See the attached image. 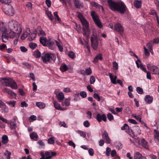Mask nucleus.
<instances>
[{
  "label": "nucleus",
  "mask_w": 159,
  "mask_h": 159,
  "mask_svg": "<svg viewBox=\"0 0 159 159\" xmlns=\"http://www.w3.org/2000/svg\"><path fill=\"white\" fill-rule=\"evenodd\" d=\"M107 2L110 9L113 11H117L121 14L126 11L127 8L123 2H115L112 0H108Z\"/></svg>",
  "instance_id": "nucleus-1"
},
{
  "label": "nucleus",
  "mask_w": 159,
  "mask_h": 159,
  "mask_svg": "<svg viewBox=\"0 0 159 159\" xmlns=\"http://www.w3.org/2000/svg\"><path fill=\"white\" fill-rule=\"evenodd\" d=\"M8 27L10 31H17L19 34H20L22 31V28L20 24L15 20H12L9 21L8 23Z\"/></svg>",
  "instance_id": "nucleus-2"
},
{
  "label": "nucleus",
  "mask_w": 159,
  "mask_h": 159,
  "mask_svg": "<svg viewBox=\"0 0 159 159\" xmlns=\"http://www.w3.org/2000/svg\"><path fill=\"white\" fill-rule=\"evenodd\" d=\"M41 58L43 62L45 63H53L56 60V56L54 54L46 53L41 57Z\"/></svg>",
  "instance_id": "nucleus-3"
},
{
  "label": "nucleus",
  "mask_w": 159,
  "mask_h": 159,
  "mask_svg": "<svg viewBox=\"0 0 159 159\" xmlns=\"http://www.w3.org/2000/svg\"><path fill=\"white\" fill-rule=\"evenodd\" d=\"M2 80L4 81L3 82V84L6 86L10 87L13 89H17L18 88L16 83L12 79L3 78H2Z\"/></svg>",
  "instance_id": "nucleus-4"
},
{
  "label": "nucleus",
  "mask_w": 159,
  "mask_h": 159,
  "mask_svg": "<svg viewBox=\"0 0 159 159\" xmlns=\"http://www.w3.org/2000/svg\"><path fill=\"white\" fill-rule=\"evenodd\" d=\"M81 22L83 27L82 30L83 34L84 36L88 38L90 34V30L89 28V23L85 19H83L81 20Z\"/></svg>",
  "instance_id": "nucleus-5"
},
{
  "label": "nucleus",
  "mask_w": 159,
  "mask_h": 159,
  "mask_svg": "<svg viewBox=\"0 0 159 159\" xmlns=\"http://www.w3.org/2000/svg\"><path fill=\"white\" fill-rule=\"evenodd\" d=\"M91 15L92 19L95 24L99 28H102V25L98 16L96 12L94 11H92L90 12Z\"/></svg>",
  "instance_id": "nucleus-6"
},
{
  "label": "nucleus",
  "mask_w": 159,
  "mask_h": 159,
  "mask_svg": "<svg viewBox=\"0 0 159 159\" xmlns=\"http://www.w3.org/2000/svg\"><path fill=\"white\" fill-rule=\"evenodd\" d=\"M4 13L7 15L12 16L14 14V9L12 6L8 5L3 9Z\"/></svg>",
  "instance_id": "nucleus-7"
},
{
  "label": "nucleus",
  "mask_w": 159,
  "mask_h": 159,
  "mask_svg": "<svg viewBox=\"0 0 159 159\" xmlns=\"http://www.w3.org/2000/svg\"><path fill=\"white\" fill-rule=\"evenodd\" d=\"M147 67L148 70L152 71V74L157 75L159 74V69L156 66L148 64H147Z\"/></svg>",
  "instance_id": "nucleus-8"
},
{
  "label": "nucleus",
  "mask_w": 159,
  "mask_h": 159,
  "mask_svg": "<svg viewBox=\"0 0 159 159\" xmlns=\"http://www.w3.org/2000/svg\"><path fill=\"white\" fill-rule=\"evenodd\" d=\"M115 30L120 33L122 35L124 32V28L119 23H117L114 25Z\"/></svg>",
  "instance_id": "nucleus-9"
},
{
  "label": "nucleus",
  "mask_w": 159,
  "mask_h": 159,
  "mask_svg": "<svg viewBox=\"0 0 159 159\" xmlns=\"http://www.w3.org/2000/svg\"><path fill=\"white\" fill-rule=\"evenodd\" d=\"M98 123H100L102 120L106 122L107 120V116L105 114L101 115L99 113L97 114L95 118Z\"/></svg>",
  "instance_id": "nucleus-10"
},
{
  "label": "nucleus",
  "mask_w": 159,
  "mask_h": 159,
  "mask_svg": "<svg viewBox=\"0 0 159 159\" xmlns=\"http://www.w3.org/2000/svg\"><path fill=\"white\" fill-rule=\"evenodd\" d=\"M55 45V41L51 39H48L46 43V46L50 49L53 50L54 49Z\"/></svg>",
  "instance_id": "nucleus-11"
},
{
  "label": "nucleus",
  "mask_w": 159,
  "mask_h": 159,
  "mask_svg": "<svg viewBox=\"0 0 159 159\" xmlns=\"http://www.w3.org/2000/svg\"><path fill=\"white\" fill-rule=\"evenodd\" d=\"M121 129L122 130L126 129L127 130L126 131V132L128 133L129 134H130L131 136L132 135L131 134V132L132 133V134H133L134 135H135L134 134V132L131 129H130L128 125L126 124H124V125L121 127Z\"/></svg>",
  "instance_id": "nucleus-12"
},
{
  "label": "nucleus",
  "mask_w": 159,
  "mask_h": 159,
  "mask_svg": "<svg viewBox=\"0 0 159 159\" xmlns=\"http://www.w3.org/2000/svg\"><path fill=\"white\" fill-rule=\"evenodd\" d=\"M91 42L92 44V46L93 49L94 50L97 49L98 47V42L97 39L93 37H91Z\"/></svg>",
  "instance_id": "nucleus-13"
},
{
  "label": "nucleus",
  "mask_w": 159,
  "mask_h": 159,
  "mask_svg": "<svg viewBox=\"0 0 159 159\" xmlns=\"http://www.w3.org/2000/svg\"><path fill=\"white\" fill-rule=\"evenodd\" d=\"M73 2L76 8L80 9L84 7L83 3L80 0H73Z\"/></svg>",
  "instance_id": "nucleus-14"
},
{
  "label": "nucleus",
  "mask_w": 159,
  "mask_h": 159,
  "mask_svg": "<svg viewBox=\"0 0 159 159\" xmlns=\"http://www.w3.org/2000/svg\"><path fill=\"white\" fill-rule=\"evenodd\" d=\"M4 92L7 93L11 97L14 98H16V94L12 90L7 88H5L3 89Z\"/></svg>",
  "instance_id": "nucleus-15"
},
{
  "label": "nucleus",
  "mask_w": 159,
  "mask_h": 159,
  "mask_svg": "<svg viewBox=\"0 0 159 159\" xmlns=\"http://www.w3.org/2000/svg\"><path fill=\"white\" fill-rule=\"evenodd\" d=\"M9 35L8 34V32L7 31L3 32L2 34V42L6 43L9 39Z\"/></svg>",
  "instance_id": "nucleus-16"
},
{
  "label": "nucleus",
  "mask_w": 159,
  "mask_h": 159,
  "mask_svg": "<svg viewBox=\"0 0 159 159\" xmlns=\"http://www.w3.org/2000/svg\"><path fill=\"white\" fill-rule=\"evenodd\" d=\"M102 137L104 140L106 141V143L109 144L111 142V140L109 138L108 134L106 131H104L102 134Z\"/></svg>",
  "instance_id": "nucleus-17"
},
{
  "label": "nucleus",
  "mask_w": 159,
  "mask_h": 159,
  "mask_svg": "<svg viewBox=\"0 0 159 159\" xmlns=\"http://www.w3.org/2000/svg\"><path fill=\"white\" fill-rule=\"evenodd\" d=\"M102 55L101 53H98L94 57L93 62L94 63H96L98 62V60H102Z\"/></svg>",
  "instance_id": "nucleus-18"
},
{
  "label": "nucleus",
  "mask_w": 159,
  "mask_h": 159,
  "mask_svg": "<svg viewBox=\"0 0 159 159\" xmlns=\"http://www.w3.org/2000/svg\"><path fill=\"white\" fill-rule=\"evenodd\" d=\"M153 97L149 95H147L145 97L144 100L145 102L147 104H150L153 101Z\"/></svg>",
  "instance_id": "nucleus-19"
},
{
  "label": "nucleus",
  "mask_w": 159,
  "mask_h": 159,
  "mask_svg": "<svg viewBox=\"0 0 159 159\" xmlns=\"http://www.w3.org/2000/svg\"><path fill=\"white\" fill-rule=\"evenodd\" d=\"M141 143L143 147L146 149H148V143L144 139L142 138L141 139Z\"/></svg>",
  "instance_id": "nucleus-20"
},
{
  "label": "nucleus",
  "mask_w": 159,
  "mask_h": 159,
  "mask_svg": "<svg viewBox=\"0 0 159 159\" xmlns=\"http://www.w3.org/2000/svg\"><path fill=\"white\" fill-rule=\"evenodd\" d=\"M30 30L28 28L26 29V30L25 32L22 34L21 37V39L22 40L25 39L27 37H28L29 35L30 34Z\"/></svg>",
  "instance_id": "nucleus-21"
},
{
  "label": "nucleus",
  "mask_w": 159,
  "mask_h": 159,
  "mask_svg": "<svg viewBox=\"0 0 159 159\" xmlns=\"http://www.w3.org/2000/svg\"><path fill=\"white\" fill-rule=\"evenodd\" d=\"M134 5L137 8H140L142 6V2L140 1L135 0L134 2Z\"/></svg>",
  "instance_id": "nucleus-22"
},
{
  "label": "nucleus",
  "mask_w": 159,
  "mask_h": 159,
  "mask_svg": "<svg viewBox=\"0 0 159 159\" xmlns=\"http://www.w3.org/2000/svg\"><path fill=\"white\" fill-rule=\"evenodd\" d=\"M47 40L46 38L44 37H40L39 39L40 43L44 46H46Z\"/></svg>",
  "instance_id": "nucleus-23"
},
{
  "label": "nucleus",
  "mask_w": 159,
  "mask_h": 159,
  "mask_svg": "<svg viewBox=\"0 0 159 159\" xmlns=\"http://www.w3.org/2000/svg\"><path fill=\"white\" fill-rule=\"evenodd\" d=\"M18 31H17V32ZM20 34H19L17 31H11L9 33L8 32V34L9 35V37H10V38H13L16 35V34L19 35Z\"/></svg>",
  "instance_id": "nucleus-24"
},
{
  "label": "nucleus",
  "mask_w": 159,
  "mask_h": 159,
  "mask_svg": "<svg viewBox=\"0 0 159 159\" xmlns=\"http://www.w3.org/2000/svg\"><path fill=\"white\" fill-rule=\"evenodd\" d=\"M30 138L36 141L38 138L37 134L35 132H33L30 134Z\"/></svg>",
  "instance_id": "nucleus-25"
},
{
  "label": "nucleus",
  "mask_w": 159,
  "mask_h": 159,
  "mask_svg": "<svg viewBox=\"0 0 159 159\" xmlns=\"http://www.w3.org/2000/svg\"><path fill=\"white\" fill-rule=\"evenodd\" d=\"M60 69L62 72H64L67 70L68 69V68L67 66L65 64H62L60 66Z\"/></svg>",
  "instance_id": "nucleus-26"
},
{
  "label": "nucleus",
  "mask_w": 159,
  "mask_h": 159,
  "mask_svg": "<svg viewBox=\"0 0 159 159\" xmlns=\"http://www.w3.org/2000/svg\"><path fill=\"white\" fill-rule=\"evenodd\" d=\"M110 75V78L111 80V82L114 84H116L117 83L116 82V80L117 79V77L116 76H114L113 77V76L112 75V74L111 73H109Z\"/></svg>",
  "instance_id": "nucleus-27"
},
{
  "label": "nucleus",
  "mask_w": 159,
  "mask_h": 159,
  "mask_svg": "<svg viewBox=\"0 0 159 159\" xmlns=\"http://www.w3.org/2000/svg\"><path fill=\"white\" fill-rule=\"evenodd\" d=\"M143 157V156H142V154L139 152H136L134 153V159H140Z\"/></svg>",
  "instance_id": "nucleus-28"
},
{
  "label": "nucleus",
  "mask_w": 159,
  "mask_h": 159,
  "mask_svg": "<svg viewBox=\"0 0 159 159\" xmlns=\"http://www.w3.org/2000/svg\"><path fill=\"white\" fill-rule=\"evenodd\" d=\"M8 141V137L6 135H3L2 138V142L3 144L7 143Z\"/></svg>",
  "instance_id": "nucleus-29"
},
{
  "label": "nucleus",
  "mask_w": 159,
  "mask_h": 159,
  "mask_svg": "<svg viewBox=\"0 0 159 159\" xmlns=\"http://www.w3.org/2000/svg\"><path fill=\"white\" fill-rule=\"evenodd\" d=\"M16 101H10L7 102L6 103L11 107H14L16 104Z\"/></svg>",
  "instance_id": "nucleus-30"
},
{
  "label": "nucleus",
  "mask_w": 159,
  "mask_h": 159,
  "mask_svg": "<svg viewBox=\"0 0 159 159\" xmlns=\"http://www.w3.org/2000/svg\"><path fill=\"white\" fill-rule=\"evenodd\" d=\"M36 104L38 107L41 109L44 108L45 107V104L42 102H37Z\"/></svg>",
  "instance_id": "nucleus-31"
},
{
  "label": "nucleus",
  "mask_w": 159,
  "mask_h": 159,
  "mask_svg": "<svg viewBox=\"0 0 159 159\" xmlns=\"http://www.w3.org/2000/svg\"><path fill=\"white\" fill-rule=\"evenodd\" d=\"M37 36V33L36 31L34 33L31 34L29 36V39L31 41L33 40Z\"/></svg>",
  "instance_id": "nucleus-32"
},
{
  "label": "nucleus",
  "mask_w": 159,
  "mask_h": 159,
  "mask_svg": "<svg viewBox=\"0 0 159 159\" xmlns=\"http://www.w3.org/2000/svg\"><path fill=\"white\" fill-rule=\"evenodd\" d=\"M58 99L59 100V102H61V100L64 98V95L61 92L59 93L58 95L56 94Z\"/></svg>",
  "instance_id": "nucleus-33"
},
{
  "label": "nucleus",
  "mask_w": 159,
  "mask_h": 159,
  "mask_svg": "<svg viewBox=\"0 0 159 159\" xmlns=\"http://www.w3.org/2000/svg\"><path fill=\"white\" fill-rule=\"evenodd\" d=\"M9 123L8 124L10 125L11 129H15L16 127V123L15 122L12 121H9Z\"/></svg>",
  "instance_id": "nucleus-34"
},
{
  "label": "nucleus",
  "mask_w": 159,
  "mask_h": 159,
  "mask_svg": "<svg viewBox=\"0 0 159 159\" xmlns=\"http://www.w3.org/2000/svg\"><path fill=\"white\" fill-rule=\"evenodd\" d=\"M44 155L45 159H51L52 158L51 153L48 152H46Z\"/></svg>",
  "instance_id": "nucleus-35"
},
{
  "label": "nucleus",
  "mask_w": 159,
  "mask_h": 159,
  "mask_svg": "<svg viewBox=\"0 0 159 159\" xmlns=\"http://www.w3.org/2000/svg\"><path fill=\"white\" fill-rule=\"evenodd\" d=\"M34 54L37 58H39L41 57V53L38 50H37L34 52Z\"/></svg>",
  "instance_id": "nucleus-36"
},
{
  "label": "nucleus",
  "mask_w": 159,
  "mask_h": 159,
  "mask_svg": "<svg viewBox=\"0 0 159 159\" xmlns=\"http://www.w3.org/2000/svg\"><path fill=\"white\" fill-rule=\"evenodd\" d=\"M53 104L54 107L56 109L59 110L61 109V106L56 101H54Z\"/></svg>",
  "instance_id": "nucleus-37"
},
{
  "label": "nucleus",
  "mask_w": 159,
  "mask_h": 159,
  "mask_svg": "<svg viewBox=\"0 0 159 159\" xmlns=\"http://www.w3.org/2000/svg\"><path fill=\"white\" fill-rule=\"evenodd\" d=\"M134 134H135V135H134L133 134L132 135L133 136H137V135L141 133V130L139 129V128L138 127H136L135 129V131H134Z\"/></svg>",
  "instance_id": "nucleus-38"
},
{
  "label": "nucleus",
  "mask_w": 159,
  "mask_h": 159,
  "mask_svg": "<svg viewBox=\"0 0 159 159\" xmlns=\"http://www.w3.org/2000/svg\"><path fill=\"white\" fill-rule=\"evenodd\" d=\"M136 91L139 94H142L143 93V90L141 87H138L136 88Z\"/></svg>",
  "instance_id": "nucleus-39"
},
{
  "label": "nucleus",
  "mask_w": 159,
  "mask_h": 159,
  "mask_svg": "<svg viewBox=\"0 0 159 159\" xmlns=\"http://www.w3.org/2000/svg\"><path fill=\"white\" fill-rule=\"evenodd\" d=\"M85 71L86 75H90L92 73V70L90 67L86 69L85 70Z\"/></svg>",
  "instance_id": "nucleus-40"
},
{
  "label": "nucleus",
  "mask_w": 159,
  "mask_h": 159,
  "mask_svg": "<svg viewBox=\"0 0 159 159\" xmlns=\"http://www.w3.org/2000/svg\"><path fill=\"white\" fill-rule=\"evenodd\" d=\"M78 133L80 134V136L83 137L84 138L86 136V134L85 132L81 131L80 130L77 131Z\"/></svg>",
  "instance_id": "nucleus-41"
},
{
  "label": "nucleus",
  "mask_w": 159,
  "mask_h": 159,
  "mask_svg": "<svg viewBox=\"0 0 159 159\" xmlns=\"http://www.w3.org/2000/svg\"><path fill=\"white\" fill-rule=\"evenodd\" d=\"M37 46V44L34 43H31L29 44V47L33 49H34Z\"/></svg>",
  "instance_id": "nucleus-42"
},
{
  "label": "nucleus",
  "mask_w": 159,
  "mask_h": 159,
  "mask_svg": "<svg viewBox=\"0 0 159 159\" xmlns=\"http://www.w3.org/2000/svg\"><path fill=\"white\" fill-rule=\"evenodd\" d=\"M46 14L50 18V20H52L54 18L51 12L48 11L46 12Z\"/></svg>",
  "instance_id": "nucleus-43"
},
{
  "label": "nucleus",
  "mask_w": 159,
  "mask_h": 159,
  "mask_svg": "<svg viewBox=\"0 0 159 159\" xmlns=\"http://www.w3.org/2000/svg\"><path fill=\"white\" fill-rule=\"evenodd\" d=\"M107 117L109 121H111L114 119L113 116L111 113H108L107 115Z\"/></svg>",
  "instance_id": "nucleus-44"
},
{
  "label": "nucleus",
  "mask_w": 159,
  "mask_h": 159,
  "mask_svg": "<svg viewBox=\"0 0 159 159\" xmlns=\"http://www.w3.org/2000/svg\"><path fill=\"white\" fill-rule=\"evenodd\" d=\"M48 143L49 144H53L54 143V137H51L49 138L48 140Z\"/></svg>",
  "instance_id": "nucleus-45"
},
{
  "label": "nucleus",
  "mask_w": 159,
  "mask_h": 159,
  "mask_svg": "<svg viewBox=\"0 0 159 159\" xmlns=\"http://www.w3.org/2000/svg\"><path fill=\"white\" fill-rule=\"evenodd\" d=\"M93 97L98 101L101 100V98L99 96L97 93H95L93 95Z\"/></svg>",
  "instance_id": "nucleus-46"
},
{
  "label": "nucleus",
  "mask_w": 159,
  "mask_h": 159,
  "mask_svg": "<svg viewBox=\"0 0 159 159\" xmlns=\"http://www.w3.org/2000/svg\"><path fill=\"white\" fill-rule=\"evenodd\" d=\"M151 42L155 44L159 43V37L155 38L152 40H151Z\"/></svg>",
  "instance_id": "nucleus-47"
},
{
  "label": "nucleus",
  "mask_w": 159,
  "mask_h": 159,
  "mask_svg": "<svg viewBox=\"0 0 159 159\" xmlns=\"http://www.w3.org/2000/svg\"><path fill=\"white\" fill-rule=\"evenodd\" d=\"M68 56L71 58H74L75 57V53L72 51H70L68 53Z\"/></svg>",
  "instance_id": "nucleus-48"
},
{
  "label": "nucleus",
  "mask_w": 159,
  "mask_h": 159,
  "mask_svg": "<svg viewBox=\"0 0 159 159\" xmlns=\"http://www.w3.org/2000/svg\"><path fill=\"white\" fill-rule=\"evenodd\" d=\"M70 98H68L67 99H66L65 100L64 102L65 104V106L66 107H68L70 105Z\"/></svg>",
  "instance_id": "nucleus-49"
},
{
  "label": "nucleus",
  "mask_w": 159,
  "mask_h": 159,
  "mask_svg": "<svg viewBox=\"0 0 159 159\" xmlns=\"http://www.w3.org/2000/svg\"><path fill=\"white\" fill-rule=\"evenodd\" d=\"M0 2L2 3L8 4L11 2V0H0Z\"/></svg>",
  "instance_id": "nucleus-50"
},
{
  "label": "nucleus",
  "mask_w": 159,
  "mask_h": 159,
  "mask_svg": "<svg viewBox=\"0 0 159 159\" xmlns=\"http://www.w3.org/2000/svg\"><path fill=\"white\" fill-rule=\"evenodd\" d=\"M111 151V148L108 147H107L106 148V155L107 156H109V155H110V152Z\"/></svg>",
  "instance_id": "nucleus-51"
},
{
  "label": "nucleus",
  "mask_w": 159,
  "mask_h": 159,
  "mask_svg": "<svg viewBox=\"0 0 159 159\" xmlns=\"http://www.w3.org/2000/svg\"><path fill=\"white\" fill-rule=\"evenodd\" d=\"M0 120L2 122L5 123L7 124H9V122L6 119L4 118L2 116H0Z\"/></svg>",
  "instance_id": "nucleus-52"
},
{
  "label": "nucleus",
  "mask_w": 159,
  "mask_h": 159,
  "mask_svg": "<svg viewBox=\"0 0 159 159\" xmlns=\"http://www.w3.org/2000/svg\"><path fill=\"white\" fill-rule=\"evenodd\" d=\"M5 155L7 156V159H10L11 153L8 151L7 150L6 153H5Z\"/></svg>",
  "instance_id": "nucleus-53"
},
{
  "label": "nucleus",
  "mask_w": 159,
  "mask_h": 159,
  "mask_svg": "<svg viewBox=\"0 0 159 159\" xmlns=\"http://www.w3.org/2000/svg\"><path fill=\"white\" fill-rule=\"evenodd\" d=\"M1 108H2V110L3 111L5 112H8L7 107L5 104V105L3 106Z\"/></svg>",
  "instance_id": "nucleus-54"
},
{
  "label": "nucleus",
  "mask_w": 159,
  "mask_h": 159,
  "mask_svg": "<svg viewBox=\"0 0 159 159\" xmlns=\"http://www.w3.org/2000/svg\"><path fill=\"white\" fill-rule=\"evenodd\" d=\"M144 49L145 51V55L147 57H149L150 54L149 52L148 51V49L145 48V46H144Z\"/></svg>",
  "instance_id": "nucleus-55"
},
{
  "label": "nucleus",
  "mask_w": 159,
  "mask_h": 159,
  "mask_svg": "<svg viewBox=\"0 0 159 159\" xmlns=\"http://www.w3.org/2000/svg\"><path fill=\"white\" fill-rule=\"evenodd\" d=\"M95 79L94 76H91L90 79V82L91 84H93L95 82Z\"/></svg>",
  "instance_id": "nucleus-56"
},
{
  "label": "nucleus",
  "mask_w": 159,
  "mask_h": 159,
  "mask_svg": "<svg viewBox=\"0 0 159 159\" xmlns=\"http://www.w3.org/2000/svg\"><path fill=\"white\" fill-rule=\"evenodd\" d=\"M80 95L83 98H85L87 97V94L84 91H82L80 92Z\"/></svg>",
  "instance_id": "nucleus-57"
},
{
  "label": "nucleus",
  "mask_w": 159,
  "mask_h": 159,
  "mask_svg": "<svg viewBox=\"0 0 159 159\" xmlns=\"http://www.w3.org/2000/svg\"><path fill=\"white\" fill-rule=\"evenodd\" d=\"M150 14L152 15H155L156 17L157 16V14L156 11L154 10H151L150 12Z\"/></svg>",
  "instance_id": "nucleus-58"
},
{
  "label": "nucleus",
  "mask_w": 159,
  "mask_h": 159,
  "mask_svg": "<svg viewBox=\"0 0 159 159\" xmlns=\"http://www.w3.org/2000/svg\"><path fill=\"white\" fill-rule=\"evenodd\" d=\"M83 125L85 127H88L90 126V123L88 120H86L84 122Z\"/></svg>",
  "instance_id": "nucleus-59"
},
{
  "label": "nucleus",
  "mask_w": 159,
  "mask_h": 159,
  "mask_svg": "<svg viewBox=\"0 0 159 159\" xmlns=\"http://www.w3.org/2000/svg\"><path fill=\"white\" fill-rule=\"evenodd\" d=\"M113 66L116 70H118V64L116 61H114L113 62Z\"/></svg>",
  "instance_id": "nucleus-60"
},
{
  "label": "nucleus",
  "mask_w": 159,
  "mask_h": 159,
  "mask_svg": "<svg viewBox=\"0 0 159 159\" xmlns=\"http://www.w3.org/2000/svg\"><path fill=\"white\" fill-rule=\"evenodd\" d=\"M88 152L89 154L91 156H93V155L94 152L93 149L92 148H90L88 150Z\"/></svg>",
  "instance_id": "nucleus-61"
},
{
  "label": "nucleus",
  "mask_w": 159,
  "mask_h": 159,
  "mask_svg": "<svg viewBox=\"0 0 159 159\" xmlns=\"http://www.w3.org/2000/svg\"><path fill=\"white\" fill-rule=\"evenodd\" d=\"M147 48L150 50L152 51V46L150 43H148L147 44Z\"/></svg>",
  "instance_id": "nucleus-62"
},
{
  "label": "nucleus",
  "mask_w": 159,
  "mask_h": 159,
  "mask_svg": "<svg viewBox=\"0 0 159 159\" xmlns=\"http://www.w3.org/2000/svg\"><path fill=\"white\" fill-rule=\"evenodd\" d=\"M128 121L132 124H137V122L134 120L133 119H129L128 120Z\"/></svg>",
  "instance_id": "nucleus-63"
},
{
  "label": "nucleus",
  "mask_w": 159,
  "mask_h": 159,
  "mask_svg": "<svg viewBox=\"0 0 159 159\" xmlns=\"http://www.w3.org/2000/svg\"><path fill=\"white\" fill-rule=\"evenodd\" d=\"M154 137L159 142V133L157 132L156 134L154 135Z\"/></svg>",
  "instance_id": "nucleus-64"
}]
</instances>
